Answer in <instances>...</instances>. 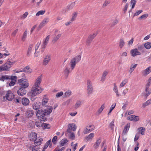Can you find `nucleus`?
Wrapping results in <instances>:
<instances>
[{
  "label": "nucleus",
  "instance_id": "nucleus-1",
  "mask_svg": "<svg viewBox=\"0 0 151 151\" xmlns=\"http://www.w3.org/2000/svg\"><path fill=\"white\" fill-rule=\"evenodd\" d=\"M42 79V75L39 76L36 79L30 91L27 93L28 96L29 97L31 101L35 100L36 98L35 97L40 94L43 91V89L40 86Z\"/></svg>",
  "mask_w": 151,
  "mask_h": 151
},
{
  "label": "nucleus",
  "instance_id": "nucleus-2",
  "mask_svg": "<svg viewBox=\"0 0 151 151\" xmlns=\"http://www.w3.org/2000/svg\"><path fill=\"white\" fill-rule=\"evenodd\" d=\"M16 62L15 61L12 62L7 61L3 65L0 66V71H9L10 68L13 66Z\"/></svg>",
  "mask_w": 151,
  "mask_h": 151
},
{
  "label": "nucleus",
  "instance_id": "nucleus-3",
  "mask_svg": "<svg viewBox=\"0 0 151 151\" xmlns=\"http://www.w3.org/2000/svg\"><path fill=\"white\" fill-rule=\"evenodd\" d=\"M4 96L2 98V101H5L7 100L11 101L14 98V95L13 93L10 90L6 91L4 94Z\"/></svg>",
  "mask_w": 151,
  "mask_h": 151
},
{
  "label": "nucleus",
  "instance_id": "nucleus-4",
  "mask_svg": "<svg viewBox=\"0 0 151 151\" xmlns=\"http://www.w3.org/2000/svg\"><path fill=\"white\" fill-rule=\"evenodd\" d=\"M81 57L80 55H78L73 58L71 60L70 62V69L73 70L75 67L76 64L81 60Z\"/></svg>",
  "mask_w": 151,
  "mask_h": 151
},
{
  "label": "nucleus",
  "instance_id": "nucleus-5",
  "mask_svg": "<svg viewBox=\"0 0 151 151\" xmlns=\"http://www.w3.org/2000/svg\"><path fill=\"white\" fill-rule=\"evenodd\" d=\"M45 114L42 110H38L36 114L37 118L40 120L44 119Z\"/></svg>",
  "mask_w": 151,
  "mask_h": 151
},
{
  "label": "nucleus",
  "instance_id": "nucleus-6",
  "mask_svg": "<svg viewBox=\"0 0 151 151\" xmlns=\"http://www.w3.org/2000/svg\"><path fill=\"white\" fill-rule=\"evenodd\" d=\"M40 44V42H38L37 44L35 46V52L34 53L35 57H37L39 55L40 53H42L43 52H41V47L39 49V51L37 50Z\"/></svg>",
  "mask_w": 151,
  "mask_h": 151
},
{
  "label": "nucleus",
  "instance_id": "nucleus-7",
  "mask_svg": "<svg viewBox=\"0 0 151 151\" xmlns=\"http://www.w3.org/2000/svg\"><path fill=\"white\" fill-rule=\"evenodd\" d=\"M130 54L131 56L133 57L140 55H141V52L138 51L137 48H135L131 50L130 51Z\"/></svg>",
  "mask_w": 151,
  "mask_h": 151
},
{
  "label": "nucleus",
  "instance_id": "nucleus-8",
  "mask_svg": "<svg viewBox=\"0 0 151 151\" xmlns=\"http://www.w3.org/2000/svg\"><path fill=\"white\" fill-rule=\"evenodd\" d=\"M50 38V35L47 36L44 41L43 44L41 46V52H43L45 48L48 43V41Z\"/></svg>",
  "mask_w": 151,
  "mask_h": 151
},
{
  "label": "nucleus",
  "instance_id": "nucleus-9",
  "mask_svg": "<svg viewBox=\"0 0 151 151\" xmlns=\"http://www.w3.org/2000/svg\"><path fill=\"white\" fill-rule=\"evenodd\" d=\"M127 119L131 121L137 122L139 120L140 118L139 116L132 115L128 116L127 118Z\"/></svg>",
  "mask_w": 151,
  "mask_h": 151
},
{
  "label": "nucleus",
  "instance_id": "nucleus-10",
  "mask_svg": "<svg viewBox=\"0 0 151 151\" xmlns=\"http://www.w3.org/2000/svg\"><path fill=\"white\" fill-rule=\"evenodd\" d=\"M151 72V67H147L146 69L144 70L141 72L142 76L144 77L146 76Z\"/></svg>",
  "mask_w": 151,
  "mask_h": 151
},
{
  "label": "nucleus",
  "instance_id": "nucleus-11",
  "mask_svg": "<svg viewBox=\"0 0 151 151\" xmlns=\"http://www.w3.org/2000/svg\"><path fill=\"white\" fill-rule=\"evenodd\" d=\"M77 128V127L74 123L69 124L68 125V132H70V131H75Z\"/></svg>",
  "mask_w": 151,
  "mask_h": 151
},
{
  "label": "nucleus",
  "instance_id": "nucleus-12",
  "mask_svg": "<svg viewBox=\"0 0 151 151\" xmlns=\"http://www.w3.org/2000/svg\"><path fill=\"white\" fill-rule=\"evenodd\" d=\"M130 126V123L127 124L124 126V128L123 131L122 132V134L123 136H126L127 133L129 131Z\"/></svg>",
  "mask_w": 151,
  "mask_h": 151
},
{
  "label": "nucleus",
  "instance_id": "nucleus-13",
  "mask_svg": "<svg viewBox=\"0 0 151 151\" xmlns=\"http://www.w3.org/2000/svg\"><path fill=\"white\" fill-rule=\"evenodd\" d=\"M49 18L46 17L45 18L40 24L39 26V28H42V27L47 24L49 22Z\"/></svg>",
  "mask_w": 151,
  "mask_h": 151
},
{
  "label": "nucleus",
  "instance_id": "nucleus-14",
  "mask_svg": "<svg viewBox=\"0 0 151 151\" xmlns=\"http://www.w3.org/2000/svg\"><path fill=\"white\" fill-rule=\"evenodd\" d=\"M21 102L23 105L27 106L28 105L29 103V100L26 98L23 97L22 99Z\"/></svg>",
  "mask_w": 151,
  "mask_h": 151
},
{
  "label": "nucleus",
  "instance_id": "nucleus-15",
  "mask_svg": "<svg viewBox=\"0 0 151 151\" xmlns=\"http://www.w3.org/2000/svg\"><path fill=\"white\" fill-rule=\"evenodd\" d=\"M51 60V57L49 55H47L45 56L43 62V65H46L48 64Z\"/></svg>",
  "mask_w": 151,
  "mask_h": 151
},
{
  "label": "nucleus",
  "instance_id": "nucleus-16",
  "mask_svg": "<svg viewBox=\"0 0 151 151\" xmlns=\"http://www.w3.org/2000/svg\"><path fill=\"white\" fill-rule=\"evenodd\" d=\"M41 104V103L39 101L34 102L32 104V107L34 109L37 110L40 108Z\"/></svg>",
  "mask_w": 151,
  "mask_h": 151
},
{
  "label": "nucleus",
  "instance_id": "nucleus-17",
  "mask_svg": "<svg viewBox=\"0 0 151 151\" xmlns=\"http://www.w3.org/2000/svg\"><path fill=\"white\" fill-rule=\"evenodd\" d=\"M37 134L35 132H32L29 135V138L30 140L35 141L37 138Z\"/></svg>",
  "mask_w": 151,
  "mask_h": 151
},
{
  "label": "nucleus",
  "instance_id": "nucleus-18",
  "mask_svg": "<svg viewBox=\"0 0 151 151\" xmlns=\"http://www.w3.org/2000/svg\"><path fill=\"white\" fill-rule=\"evenodd\" d=\"M101 141V138H99L97 139L93 145L94 148L95 149H97L99 146Z\"/></svg>",
  "mask_w": 151,
  "mask_h": 151
},
{
  "label": "nucleus",
  "instance_id": "nucleus-19",
  "mask_svg": "<svg viewBox=\"0 0 151 151\" xmlns=\"http://www.w3.org/2000/svg\"><path fill=\"white\" fill-rule=\"evenodd\" d=\"M26 91L20 87L19 89L17 91V94L20 96H23L26 93Z\"/></svg>",
  "mask_w": 151,
  "mask_h": 151
},
{
  "label": "nucleus",
  "instance_id": "nucleus-20",
  "mask_svg": "<svg viewBox=\"0 0 151 151\" xmlns=\"http://www.w3.org/2000/svg\"><path fill=\"white\" fill-rule=\"evenodd\" d=\"M94 134L93 133H91L89 134L87 136L85 137V140L87 141H91L94 137Z\"/></svg>",
  "mask_w": 151,
  "mask_h": 151
},
{
  "label": "nucleus",
  "instance_id": "nucleus-21",
  "mask_svg": "<svg viewBox=\"0 0 151 151\" xmlns=\"http://www.w3.org/2000/svg\"><path fill=\"white\" fill-rule=\"evenodd\" d=\"M20 87L25 89V88H28L29 85V83L28 82L22 83L19 84Z\"/></svg>",
  "mask_w": 151,
  "mask_h": 151
},
{
  "label": "nucleus",
  "instance_id": "nucleus-22",
  "mask_svg": "<svg viewBox=\"0 0 151 151\" xmlns=\"http://www.w3.org/2000/svg\"><path fill=\"white\" fill-rule=\"evenodd\" d=\"M22 71L27 73H30L32 72V70L29 66H27L23 69Z\"/></svg>",
  "mask_w": 151,
  "mask_h": 151
},
{
  "label": "nucleus",
  "instance_id": "nucleus-23",
  "mask_svg": "<svg viewBox=\"0 0 151 151\" xmlns=\"http://www.w3.org/2000/svg\"><path fill=\"white\" fill-rule=\"evenodd\" d=\"M62 35V34L59 33L56 35L53 38L52 41V42L53 43H55L60 38Z\"/></svg>",
  "mask_w": 151,
  "mask_h": 151
},
{
  "label": "nucleus",
  "instance_id": "nucleus-24",
  "mask_svg": "<svg viewBox=\"0 0 151 151\" xmlns=\"http://www.w3.org/2000/svg\"><path fill=\"white\" fill-rule=\"evenodd\" d=\"M52 106H50L48 107L44 110V112L46 115H48L50 114L52 111Z\"/></svg>",
  "mask_w": 151,
  "mask_h": 151
},
{
  "label": "nucleus",
  "instance_id": "nucleus-25",
  "mask_svg": "<svg viewBox=\"0 0 151 151\" xmlns=\"http://www.w3.org/2000/svg\"><path fill=\"white\" fill-rule=\"evenodd\" d=\"M48 97L46 96H44L42 99V106H45L47 104L48 102Z\"/></svg>",
  "mask_w": 151,
  "mask_h": 151
},
{
  "label": "nucleus",
  "instance_id": "nucleus-26",
  "mask_svg": "<svg viewBox=\"0 0 151 151\" xmlns=\"http://www.w3.org/2000/svg\"><path fill=\"white\" fill-rule=\"evenodd\" d=\"M113 86V91L116 93V96L118 97L119 96V94L117 86L116 83H114Z\"/></svg>",
  "mask_w": 151,
  "mask_h": 151
},
{
  "label": "nucleus",
  "instance_id": "nucleus-27",
  "mask_svg": "<svg viewBox=\"0 0 151 151\" xmlns=\"http://www.w3.org/2000/svg\"><path fill=\"white\" fill-rule=\"evenodd\" d=\"M151 104V99H148L146 101L143 103L142 104V107L143 108H145L146 106Z\"/></svg>",
  "mask_w": 151,
  "mask_h": 151
},
{
  "label": "nucleus",
  "instance_id": "nucleus-28",
  "mask_svg": "<svg viewBox=\"0 0 151 151\" xmlns=\"http://www.w3.org/2000/svg\"><path fill=\"white\" fill-rule=\"evenodd\" d=\"M108 73V71L107 70H105L103 72L101 79V81H105L106 79V77Z\"/></svg>",
  "mask_w": 151,
  "mask_h": 151
},
{
  "label": "nucleus",
  "instance_id": "nucleus-29",
  "mask_svg": "<svg viewBox=\"0 0 151 151\" xmlns=\"http://www.w3.org/2000/svg\"><path fill=\"white\" fill-rule=\"evenodd\" d=\"M151 83L147 82L145 86V91L147 93V96H148L150 93H151V91H149V88L151 85Z\"/></svg>",
  "mask_w": 151,
  "mask_h": 151
},
{
  "label": "nucleus",
  "instance_id": "nucleus-30",
  "mask_svg": "<svg viewBox=\"0 0 151 151\" xmlns=\"http://www.w3.org/2000/svg\"><path fill=\"white\" fill-rule=\"evenodd\" d=\"M137 130L138 133L142 135H144L145 131V129L144 128L140 127L138 128Z\"/></svg>",
  "mask_w": 151,
  "mask_h": 151
},
{
  "label": "nucleus",
  "instance_id": "nucleus-31",
  "mask_svg": "<svg viewBox=\"0 0 151 151\" xmlns=\"http://www.w3.org/2000/svg\"><path fill=\"white\" fill-rule=\"evenodd\" d=\"M69 69L68 67H65L63 71V73L66 77H67L69 73Z\"/></svg>",
  "mask_w": 151,
  "mask_h": 151
},
{
  "label": "nucleus",
  "instance_id": "nucleus-32",
  "mask_svg": "<svg viewBox=\"0 0 151 151\" xmlns=\"http://www.w3.org/2000/svg\"><path fill=\"white\" fill-rule=\"evenodd\" d=\"M137 65V64H132L130 65V68L129 70V72L130 73H131L133 72Z\"/></svg>",
  "mask_w": 151,
  "mask_h": 151
},
{
  "label": "nucleus",
  "instance_id": "nucleus-33",
  "mask_svg": "<svg viewBox=\"0 0 151 151\" xmlns=\"http://www.w3.org/2000/svg\"><path fill=\"white\" fill-rule=\"evenodd\" d=\"M34 114L33 111L32 110H28L26 114V116L28 117H31Z\"/></svg>",
  "mask_w": 151,
  "mask_h": 151
},
{
  "label": "nucleus",
  "instance_id": "nucleus-34",
  "mask_svg": "<svg viewBox=\"0 0 151 151\" xmlns=\"http://www.w3.org/2000/svg\"><path fill=\"white\" fill-rule=\"evenodd\" d=\"M28 80L26 76L24 77H22L21 78L19 79L18 81V83L19 84H20L22 83H24V82H28Z\"/></svg>",
  "mask_w": 151,
  "mask_h": 151
},
{
  "label": "nucleus",
  "instance_id": "nucleus-35",
  "mask_svg": "<svg viewBox=\"0 0 151 151\" xmlns=\"http://www.w3.org/2000/svg\"><path fill=\"white\" fill-rule=\"evenodd\" d=\"M105 104H102L101 107L99 109L97 112V114L98 115H100L102 112L105 108Z\"/></svg>",
  "mask_w": 151,
  "mask_h": 151
},
{
  "label": "nucleus",
  "instance_id": "nucleus-36",
  "mask_svg": "<svg viewBox=\"0 0 151 151\" xmlns=\"http://www.w3.org/2000/svg\"><path fill=\"white\" fill-rule=\"evenodd\" d=\"M128 82L127 79L125 78L120 83L119 86L120 88H122Z\"/></svg>",
  "mask_w": 151,
  "mask_h": 151
},
{
  "label": "nucleus",
  "instance_id": "nucleus-37",
  "mask_svg": "<svg viewBox=\"0 0 151 151\" xmlns=\"http://www.w3.org/2000/svg\"><path fill=\"white\" fill-rule=\"evenodd\" d=\"M51 146L52 144L51 142V140L50 139L47 142L45 145L44 148V149H46L48 147H49L51 148Z\"/></svg>",
  "mask_w": 151,
  "mask_h": 151
},
{
  "label": "nucleus",
  "instance_id": "nucleus-38",
  "mask_svg": "<svg viewBox=\"0 0 151 151\" xmlns=\"http://www.w3.org/2000/svg\"><path fill=\"white\" fill-rule=\"evenodd\" d=\"M27 34V30H26L24 32L21 37V40L22 41H24L25 40Z\"/></svg>",
  "mask_w": 151,
  "mask_h": 151
},
{
  "label": "nucleus",
  "instance_id": "nucleus-39",
  "mask_svg": "<svg viewBox=\"0 0 151 151\" xmlns=\"http://www.w3.org/2000/svg\"><path fill=\"white\" fill-rule=\"evenodd\" d=\"M144 46L147 50L150 49L151 48V42H148L145 43L144 44Z\"/></svg>",
  "mask_w": 151,
  "mask_h": 151
},
{
  "label": "nucleus",
  "instance_id": "nucleus-40",
  "mask_svg": "<svg viewBox=\"0 0 151 151\" xmlns=\"http://www.w3.org/2000/svg\"><path fill=\"white\" fill-rule=\"evenodd\" d=\"M98 34V32L96 31L94 32L92 34L90 35L88 37L92 40Z\"/></svg>",
  "mask_w": 151,
  "mask_h": 151
},
{
  "label": "nucleus",
  "instance_id": "nucleus-41",
  "mask_svg": "<svg viewBox=\"0 0 151 151\" xmlns=\"http://www.w3.org/2000/svg\"><path fill=\"white\" fill-rule=\"evenodd\" d=\"M95 127L93 125H89L87 126V129L91 132L95 129Z\"/></svg>",
  "mask_w": 151,
  "mask_h": 151
},
{
  "label": "nucleus",
  "instance_id": "nucleus-42",
  "mask_svg": "<svg viewBox=\"0 0 151 151\" xmlns=\"http://www.w3.org/2000/svg\"><path fill=\"white\" fill-rule=\"evenodd\" d=\"M42 141V139H37V138L34 141L36 145V146L39 145L41 144Z\"/></svg>",
  "mask_w": 151,
  "mask_h": 151
},
{
  "label": "nucleus",
  "instance_id": "nucleus-43",
  "mask_svg": "<svg viewBox=\"0 0 151 151\" xmlns=\"http://www.w3.org/2000/svg\"><path fill=\"white\" fill-rule=\"evenodd\" d=\"M68 141L67 139H63L60 141V143L62 146H63Z\"/></svg>",
  "mask_w": 151,
  "mask_h": 151
},
{
  "label": "nucleus",
  "instance_id": "nucleus-44",
  "mask_svg": "<svg viewBox=\"0 0 151 151\" xmlns=\"http://www.w3.org/2000/svg\"><path fill=\"white\" fill-rule=\"evenodd\" d=\"M33 45L32 44H30L28 47V51H27V55H29L32 52V49H33Z\"/></svg>",
  "mask_w": 151,
  "mask_h": 151
},
{
  "label": "nucleus",
  "instance_id": "nucleus-45",
  "mask_svg": "<svg viewBox=\"0 0 151 151\" xmlns=\"http://www.w3.org/2000/svg\"><path fill=\"white\" fill-rule=\"evenodd\" d=\"M9 79V78L8 75L3 76L0 78V80L3 81H4L5 80Z\"/></svg>",
  "mask_w": 151,
  "mask_h": 151
},
{
  "label": "nucleus",
  "instance_id": "nucleus-46",
  "mask_svg": "<svg viewBox=\"0 0 151 151\" xmlns=\"http://www.w3.org/2000/svg\"><path fill=\"white\" fill-rule=\"evenodd\" d=\"M87 93L89 95L92 94L93 91V88H87Z\"/></svg>",
  "mask_w": 151,
  "mask_h": 151
},
{
  "label": "nucleus",
  "instance_id": "nucleus-47",
  "mask_svg": "<svg viewBox=\"0 0 151 151\" xmlns=\"http://www.w3.org/2000/svg\"><path fill=\"white\" fill-rule=\"evenodd\" d=\"M87 88H93L91 81L90 80H88L87 81Z\"/></svg>",
  "mask_w": 151,
  "mask_h": 151
},
{
  "label": "nucleus",
  "instance_id": "nucleus-48",
  "mask_svg": "<svg viewBox=\"0 0 151 151\" xmlns=\"http://www.w3.org/2000/svg\"><path fill=\"white\" fill-rule=\"evenodd\" d=\"M125 44L124 40L122 39H120L119 42V46L120 48H122L123 47Z\"/></svg>",
  "mask_w": 151,
  "mask_h": 151
},
{
  "label": "nucleus",
  "instance_id": "nucleus-49",
  "mask_svg": "<svg viewBox=\"0 0 151 151\" xmlns=\"http://www.w3.org/2000/svg\"><path fill=\"white\" fill-rule=\"evenodd\" d=\"M71 146L72 147V148L73 149V151H75L78 146V144L76 143L74 144L73 142L71 143Z\"/></svg>",
  "mask_w": 151,
  "mask_h": 151
},
{
  "label": "nucleus",
  "instance_id": "nucleus-50",
  "mask_svg": "<svg viewBox=\"0 0 151 151\" xmlns=\"http://www.w3.org/2000/svg\"><path fill=\"white\" fill-rule=\"evenodd\" d=\"M45 10H41L38 11L36 14L37 16H39L41 15H43L45 13Z\"/></svg>",
  "mask_w": 151,
  "mask_h": 151
},
{
  "label": "nucleus",
  "instance_id": "nucleus-51",
  "mask_svg": "<svg viewBox=\"0 0 151 151\" xmlns=\"http://www.w3.org/2000/svg\"><path fill=\"white\" fill-rule=\"evenodd\" d=\"M116 106V103H114L111 105V107L110 108L109 112L108 114V115L109 116L110 114L111 113L112 111L115 108Z\"/></svg>",
  "mask_w": 151,
  "mask_h": 151
},
{
  "label": "nucleus",
  "instance_id": "nucleus-52",
  "mask_svg": "<svg viewBox=\"0 0 151 151\" xmlns=\"http://www.w3.org/2000/svg\"><path fill=\"white\" fill-rule=\"evenodd\" d=\"M9 80H11L12 81L15 82L17 81V77L16 76H9Z\"/></svg>",
  "mask_w": 151,
  "mask_h": 151
},
{
  "label": "nucleus",
  "instance_id": "nucleus-53",
  "mask_svg": "<svg viewBox=\"0 0 151 151\" xmlns=\"http://www.w3.org/2000/svg\"><path fill=\"white\" fill-rule=\"evenodd\" d=\"M35 124L37 127H40L42 126V123L41 122V121L40 120H38L36 122Z\"/></svg>",
  "mask_w": 151,
  "mask_h": 151
},
{
  "label": "nucleus",
  "instance_id": "nucleus-54",
  "mask_svg": "<svg viewBox=\"0 0 151 151\" xmlns=\"http://www.w3.org/2000/svg\"><path fill=\"white\" fill-rule=\"evenodd\" d=\"M143 11L142 10H139L136 11V12L134 13L133 15V17H134L135 16H137L139 15Z\"/></svg>",
  "mask_w": 151,
  "mask_h": 151
},
{
  "label": "nucleus",
  "instance_id": "nucleus-55",
  "mask_svg": "<svg viewBox=\"0 0 151 151\" xmlns=\"http://www.w3.org/2000/svg\"><path fill=\"white\" fill-rule=\"evenodd\" d=\"M134 111L133 110L127 111L125 113V116H126L129 115H130L134 114Z\"/></svg>",
  "mask_w": 151,
  "mask_h": 151
},
{
  "label": "nucleus",
  "instance_id": "nucleus-56",
  "mask_svg": "<svg viewBox=\"0 0 151 151\" xmlns=\"http://www.w3.org/2000/svg\"><path fill=\"white\" fill-rule=\"evenodd\" d=\"M76 4V2H72L70 5L68 7V9L69 10H70L72 9L73 8H74Z\"/></svg>",
  "mask_w": 151,
  "mask_h": 151
},
{
  "label": "nucleus",
  "instance_id": "nucleus-57",
  "mask_svg": "<svg viewBox=\"0 0 151 151\" xmlns=\"http://www.w3.org/2000/svg\"><path fill=\"white\" fill-rule=\"evenodd\" d=\"M81 105V102L80 101H78L76 103L74 107L75 109H77Z\"/></svg>",
  "mask_w": 151,
  "mask_h": 151
},
{
  "label": "nucleus",
  "instance_id": "nucleus-58",
  "mask_svg": "<svg viewBox=\"0 0 151 151\" xmlns=\"http://www.w3.org/2000/svg\"><path fill=\"white\" fill-rule=\"evenodd\" d=\"M148 16V15L147 14H143L139 17V20L145 19Z\"/></svg>",
  "mask_w": 151,
  "mask_h": 151
},
{
  "label": "nucleus",
  "instance_id": "nucleus-59",
  "mask_svg": "<svg viewBox=\"0 0 151 151\" xmlns=\"http://www.w3.org/2000/svg\"><path fill=\"white\" fill-rule=\"evenodd\" d=\"M28 14V12H25L21 17L20 18L22 19H24L26 18Z\"/></svg>",
  "mask_w": 151,
  "mask_h": 151
},
{
  "label": "nucleus",
  "instance_id": "nucleus-60",
  "mask_svg": "<svg viewBox=\"0 0 151 151\" xmlns=\"http://www.w3.org/2000/svg\"><path fill=\"white\" fill-rule=\"evenodd\" d=\"M77 15V13L76 12H74L71 18V21H73L76 18Z\"/></svg>",
  "mask_w": 151,
  "mask_h": 151
},
{
  "label": "nucleus",
  "instance_id": "nucleus-61",
  "mask_svg": "<svg viewBox=\"0 0 151 151\" xmlns=\"http://www.w3.org/2000/svg\"><path fill=\"white\" fill-rule=\"evenodd\" d=\"M136 3V0H131V4H132V9H133Z\"/></svg>",
  "mask_w": 151,
  "mask_h": 151
},
{
  "label": "nucleus",
  "instance_id": "nucleus-62",
  "mask_svg": "<svg viewBox=\"0 0 151 151\" xmlns=\"http://www.w3.org/2000/svg\"><path fill=\"white\" fill-rule=\"evenodd\" d=\"M63 93L62 91H60L56 93L55 96L57 98H59L63 95Z\"/></svg>",
  "mask_w": 151,
  "mask_h": 151
},
{
  "label": "nucleus",
  "instance_id": "nucleus-63",
  "mask_svg": "<svg viewBox=\"0 0 151 151\" xmlns=\"http://www.w3.org/2000/svg\"><path fill=\"white\" fill-rule=\"evenodd\" d=\"M39 149L38 146H34L32 147V151H39Z\"/></svg>",
  "mask_w": 151,
  "mask_h": 151
},
{
  "label": "nucleus",
  "instance_id": "nucleus-64",
  "mask_svg": "<svg viewBox=\"0 0 151 151\" xmlns=\"http://www.w3.org/2000/svg\"><path fill=\"white\" fill-rule=\"evenodd\" d=\"M22 72H23L22 70H21V72L20 73H19V74L18 75V77L20 78H22V77H24L25 76V74L22 73Z\"/></svg>",
  "mask_w": 151,
  "mask_h": 151
}]
</instances>
